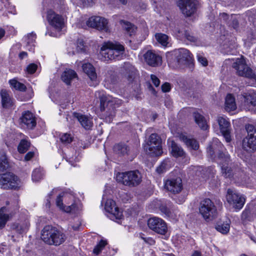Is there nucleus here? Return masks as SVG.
I'll return each mask as SVG.
<instances>
[{
  "label": "nucleus",
  "instance_id": "obj_1",
  "mask_svg": "<svg viewBox=\"0 0 256 256\" xmlns=\"http://www.w3.org/2000/svg\"><path fill=\"white\" fill-rule=\"evenodd\" d=\"M125 52L124 46L118 42H104L100 48V56L103 61L120 60Z\"/></svg>",
  "mask_w": 256,
  "mask_h": 256
},
{
  "label": "nucleus",
  "instance_id": "obj_2",
  "mask_svg": "<svg viewBox=\"0 0 256 256\" xmlns=\"http://www.w3.org/2000/svg\"><path fill=\"white\" fill-rule=\"evenodd\" d=\"M41 238L44 242L48 244L59 246L65 241L66 237L60 230L51 226H46L42 230Z\"/></svg>",
  "mask_w": 256,
  "mask_h": 256
},
{
  "label": "nucleus",
  "instance_id": "obj_3",
  "mask_svg": "<svg viewBox=\"0 0 256 256\" xmlns=\"http://www.w3.org/2000/svg\"><path fill=\"white\" fill-rule=\"evenodd\" d=\"M116 180L124 186L134 187L141 182L142 176L138 170L118 172L116 174Z\"/></svg>",
  "mask_w": 256,
  "mask_h": 256
},
{
  "label": "nucleus",
  "instance_id": "obj_4",
  "mask_svg": "<svg viewBox=\"0 0 256 256\" xmlns=\"http://www.w3.org/2000/svg\"><path fill=\"white\" fill-rule=\"evenodd\" d=\"M144 150L152 156H158L162 152L160 138L156 134H152L148 142L144 146Z\"/></svg>",
  "mask_w": 256,
  "mask_h": 256
},
{
  "label": "nucleus",
  "instance_id": "obj_5",
  "mask_svg": "<svg viewBox=\"0 0 256 256\" xmlns=\"http://www.w3.org/2000/svg\"><path fill=\"white\" fill-rule=\"evenodd\" d=\"M199 212L206 220H210L217 214L216 208L210 198H204L200 202Z\"/></svg>",
  "mask_w": 256,
  "mask_h": 256
},
{
  "label": "nucleus",
  "instance_id": "obj_6",
  "mask_svg": "<svg viewBox=\"0 0 256 256\" xmlns=\"http://www.w3.org/2000/svg\"><path fill=\"white\" fill-rule=\"evenodd\" d=\"M248 136L242 140V148L248 152L256 150V129L252 124L246 126Z\"/></svg>",
  "mask_w": 256,
  "mask_h": 256
},
{
  "label": "nucleus",
  "instance_id": "obj_7",
  "mask_svg": "<svg viewBox=\"0 0 256 256\" xmlns=\"http://www.w3.org/2000/svg\"><path fill=\"white\" fill-rule=\"evenodd\" d=\"M232 66L236 70L238 76L256 80V75L246 64L243 56L240 58H237L233 64Z\"/></svg>",
  "mask_w": 256,
  "mask_h": 256
},
{
  "label": "nucleus",
  "instance_id": "obj_8",
  "mask_svg": "<svg viewBox=\"0 0 256 256\" xmlns=\"http://www.w3.org/2000/svg\"><path fill=\"white\" fill-rule=\"evenodd\" d=\"M226 198L228 202L232 206L236 212L241 210L245 203L244 197L231 189L228 190Z\"/></svg>",
  "mask_w": 256,
  "mask_h": 256
},
{
  "label": "nucleus",
  "instance_id": "obj_9",
  "mask_svg": "<svg viewBox=\"0 0 256 256\" xmlns=\"http://www.w3.org/2000/svg\"><path fill=\"white\" fill-rule=\"evenodd\" d=\"M222 148L223 146L221 142L218 138H214L207 148L208 154L211 158H214L216 156V154H218L220 158H223L224 156V161L228 162L230 160V156L221 152Z\"/></svg>",
  "mask_w": 256,
  "mask_h": 256
},
{
  "label": "nucleus",
  "instance_id": "obj_10",
  "mask_svg": "<svg viewBox=\"0 0 256 256\" xmlns=\"http://www.w3.org/2000/svg\"><path fill=\"white\" fill-rule=\"evenodd\" d=\"M0 182L4 189H16L19 185V179L14 174L6 172L0 175Z\"/></svg>",
  "mask_w": 256,
  "mask_h": 256
},
{
  "label": "nucleus",
  "instance_id": "obj_11",
  "mask_svg": "<svg viewBox=\"0 0 256 256\" xmlns=\"http://www.w3.org/2000/svg\"><path fill=\"white\" fill-rule=\"evenodd\" d=\"M177 4L186 16H190L196 12L198 2L196 0H178Z\"/></svg>",
  "mask_w": 256,
  "mask_h": 256
},
{
  "label": "nucleus",
  "instance_id": "obj_12",
  "mask_svg": "<svg viewBox=\"0 0 256 256\" xmlns=\"http://www.w3.org/2000/svg\"><path fill=\"white\" fill-rule=\"evenodd\" d=\"M148 228L154 232L162 235L166 234L168 230L166 222L162 218L152 217L148 221Z\"/></svg>",
  "mask_w": 256,
  "mask_h": 256
},
{
  "label": "nucleus",
  "instance_id": "obj_13",
  "mask_svg": "<svg viewBox=\"0 0 256 256\" xmlns=\"http://www.w3.org/2000/svg\"><path fill=\"white\" fill-rule=\"evenodd\" d=\"M104 208L108 213V216L112 220H120L123 218L122 212L116 206L115 202L112 200H107Z\"/></svg>",
  "mask_w": 256,
  "mask_h": 256
},
{
  "label": "nucleus",
  "instance_id": "obj_14",
  "mask_svg": "<svg viewBox=\"0 0 256 256\" xmlns=\"http://www.w3.org/2000/svg\"><path fill=\"white\" fill-rule=\"evenodd\" d=\"M87 24L92 28L103 30L106 32H110L108 20L104 18L98 16H92L88 19Z\"/></svg>",
  "mask_w": 256,
  "mask_h": 256
},
{
  "label": "nucleus",
  "instance_id": "obj_15",
  "mask_svg": "<svg viewBox=\"0 0 256 256\" xmlns=\"http://www.w3.org/2000/svg\"><path fill=\"white\" fill-rule=\"evenodd\" d=\"M167 56L168 59L170 56H171L172 59H174L178 63L182 62L184 61L190 62L192 60L190 51L184 48L173 50Z\"/></svg>",
  "mask_w": 256,
  "mask_h": 256
},
{
  "label": "nucleus",
  "instance_id": "obj_16",
  "mask_svg": "<svg viewBox=\"0 0 256 256\" xmlns=\"http://www.w3.org/2000/svg\"><path fill=\"white\" fill-rule=\"evenodd\" d=\"M217 121L223 136L226 142H230L231 140V136L230 134V122L228 120L226 117L218 116Z\"/></svg>",
  "mask_w": 256,
  "mask_h": 256
},
{
  "label": "nucleus",
  "instance_id": "obj_17",
  "mask_svg": "<svg viewBox=\"0 0 256 256\" xmlns=\"http://www.w3.org/2000/svg\"><path fill=\"white\" fill-rule=\"evenodd\" d=\"M164 187L174 194L178 193L182 188V180L180 178L168 179L165 182Z\"/></svg>",
  "mask_w": 256,
  "mask_h": 256
},
{
  "label": "nucleus",
  "instance_id": "obj_18",
  "mask_svg": "<svg viewBox=\"0 0 256 256\" xmlns=\"http://www.w3.org/2000/svg\"><path fill=\"white\" fill-rule=\"evenodd\" d=\"M46 18L49 24L58 30H60L64 24V20L62 16L53 10H50L47 12Z\"/></svg>",
  "mask_w": 256,
  "mask_h": 256
},
{
  "label": "nucleus",
  "instance_id": "obj_19",
  "mask_svg": "<svg viewBox=\"0 0 256 256\" xmlns=\"http://www.w3.org/2000/svg\"><path fill=\"white\" fill-rule=\"evenodd\" d=\"M144 56L146 63L152 66H158L162 62L161 56L151 50L147 51Z\"/></svg>",
  "mask_w": 256,
  "mask_h": 256
},
{
  "label": "nucleus",
  "instance_id": "obj_20",
  "mask_svg": "<svg viewBox=\"0 0 256 256\" xmlns=\"http://www.w3.org/2000/svg\"><path fill=\"white\" fill-rule=\"evenodd\" d=\"M135 68L129 62H124L121 68L120 72L128 78L129 80L134 79L136 74Z\"/></svg>",
  "mask_w": 256,
  "mask_h": 256
},
{
  "label": "nucleus",
  "instance_id": "obj_21",
  "mask_svg": "<svg viewBox=\"0 0 256 256\" xmlns=\"http://www.w3.org/2000/svg\"><path fill=\"white\" fill-rule=\"evenodd\" d=\"M21 122L28 128L32 129L36 125V121L34 114L30 112L27 111L23 114L21 118Z\"/></svg>",
  "mask_w": 256,
  "mask_h": 256
},
{
  "label": "nucleus",
  "instance_id": "obj_22",
  "mask_svg": "<svg viewBox=\"0 0 256 256\" xmlns=\"http://www.w3.org/2000/svg\"><path fill=\"white\" fill-rule=\"evenodd\" d=\"M74 115L77 118L82 126L86 130H90L92 128L93 123L90 118L87 116L77 112H74Z\"/></svg>",
  "mask_w": 256,
  "mask_h": 256
},
{
  "label": "nucleus",
  "instance_id": "obj_23",
  "mask_svg": "<svg viewBox=\"0 0 256 256\" xmlns=\"http://www.w3.org/2000/svg\"><path fill=\"white\" fill-rule=\"evenodd\" d=\"M256 218V208L246 207L241 214V220L244 222H252Z\"/></svg>",
  "mask_w": 256,
  "mask_h": 256
},
{
  "label": "nucleus",
  "instance_id": "obj_24",
  "mask_svg": "<svg viewBox=\"0 0 256 256\" xmlns=\"http://www.w3.org/2000/svg\"><path fill=\"white\" fill-rule=\"evenodd\" d=\"M94 96L96 98L100 100V111H104L108 104L111 101L110 96H106L104 91L100 90L96 91Z\"/></svg>",
  "mask_w": 256,
  "mask_h": 256
},
{
  "label": "nucleus",
  "instance_id": "obj_25",
  "mask_svg": "<svg viewBox=\"0 0 256 256\" xmlns=\"http://www.w3.org/2000/svg\"><path fill=\"white\" fill-rule=\"evenodd\" d=\"M2 104L4 108H10L14 105V100L8 92L5 90H2L0 92Z\"/></svg>",
  "mask_w": 256,
  "mask_h": 256
},
{
  "label": "nucleus",
  "instance_id": "obj_26",
  "mask_svg": "<svg viewBox=\"0 0 256 256\" xmlns=\"http://www.w3.org/2000/svg\"><path fill=\"white\" fill-rule=\"evenodd\" d=\"M179 138L180 140L183 142L189 148L194 150L198 149L199 144L195 139L189 138L182 134H180Z\"/></svg>",
  "mask_w": 256,
  "mask_h": 256
},
{
  "label": "nucleus",
  "instance_id": "obj_27",
  "mask_svg": "<svg viewBox=\"0 0 256 256\" xmlns=\"http://www.w3.org/2000/svg\"><path fill=\"white\" fill-rule=\"evenodd\" d=\"M241 98L244 102L245 105L250 104L252 106H256V92L250 90L248 93H244L242 95Z\"/></svg>",
  "mask_w": 256,
  "mask_h": 256
},
{
  "label": "nucleus",
  "instance_id": "obj_28",
  "mask_svg": "<svg viewBox=\"0 0 256 256\" xmlns=\"http://www.w3.org/2000/svg\"><path fill=\"white\" fill-rule=\"evenodd\" d=\"M82 70L92 80H96L97 76L95 68L90 63L84 64L82 66Z\"/></svg>",
  "mask_w": 256,
  "mask_h": 256
},
{
  "label": "nucleus",
  "instance_id": "obj_29",
  "mask_svg": "<svg viewBox=\"0 0 256 256\" xmlns=\"http://www.w3.org/2000/svg\"><path fill=\"white\" fill-rule=\"evenodd\" d=\"M168 142L171 147V153L174 157L182 156L184 152L182 148L179 146L174 140H168Z\"/></svg>",
  "mask_w": 256,
  "mask_h": 256
},
{
  "label": "nucleus",
  "instance_id": "obj_30",
  "mask_svg": "<svg viewBox=\"0 0 256 256\" xmlns=\"http://www.w3.org/2000/svg\"><path fill=\"white\" fill-rule=\"evenodd\" d=\"M154 204V206H152V208H154L159 207V208L162 212L166 214L168 216H170L172 214V211L173 209L170 206V204H168L167 205H160V202L158 200L153 202L152 204Z\"/></svg>",
  "mask_w": 256,
  "mask_h": 256
},
{
  "label": "nucleus",
  "instance_id": "obj_31",
  "mask_svg": "<svg viewBox=\"0 0 256 256\" xmlns=\"http://www.w3.org/2000/svg\"><path fill=\"white\" fill-rule=\"evenodd\" d=\"M76 76L77 74L74 70L71 69H66L62 75V80L66 84H70L71 81Z\"/></svg>",
  "mask_w": 256,
  "mask_h": 256
},
{
  "label": "nucleus",
  "instance_id": "obj_32",
  "mask_svg": "<svg viewBox=\"0 0 256 256\" xmlns=\"http://www.w3.org/2000/svg\"><path fill=\"white\" fill-rule=\"evenodd\" d=\"M193 116L196 122L202 130H206L208 128V126L204 116L197 112H194Z\"/></svg>",
  "mask_w": 256,
  "mask_h": 256
},
{
  "label": "nucleus",
  "instance_id": "obj_33",
  "mask_svg": "<svg viewBox=\"0 0 256 256\" xmlns=\"http://www.w3.org/2000/svg\"><path fill=\"white\" fill-rule=\"evenodd\" d=\"M236 108L235 99L231 94H228L226 98L225 109L226 111L234 110Z\"/></svg>",
  "mask_w": 256,
  "mask_h": 256
},
{
  "label": "nucleus",
  "instance_id": "obj_34",
  "mask_svg": "<svg viewBox=\"0 0 256 256\" xmlns=\"http://www.w3.org/2000/svg\"><path fill=\"white\" fill-rule=\"evenodd\" d=\"M44 172L42 168H35L32 172V179L34 182H38L43 179Z\"/></svg>",
  "mask_w": 256,
  "mask_h": 256
},
{
  "label": "nucleus",
  "instance_id": "obj_35",
  "mask_svg": "<svg viewBox=\"0 0 256 256\" xmlns=\"http://www.w3.org/2000/svg\"><path fill=\"white\" fill-rule=\"evenodd\" d=\"M82 206V203L78 200L70 206H66L64 212H66L76 214L81 210Z\"/></svg>",
  "mask_w": 256,
  "mask_h": 256
},
{
  "label": "nucleus",
  "instance_id": "obj_36",
  "mask_svg": "<svg viewBox=\"0 0 256 256\" xmlns=\"http://www.w3.org/2000/svg\"><path fill=\"white\" fill-rule=\"evenodd\" d=\"M66 160L72 166H76L74 163L80 160L78 154L76 152L74 151L68 152L66 154Z\"/></svg>",
  "mask_w": 256,
  "mask_h": 256
},
{
  "label": "nucleus",
  "instance_id": "obj_37",
  "mask_svg": "<svg viewBox=\"0 0 256 256\" xmlns=\"http://www.w3.org/2000/svg\"><path fill=\"white\" fill-rule=\"evenodd\" d=\"M36 38V34L34 32H31L25 36L24 40L27 44L26 46L28 47L29 46H30V48H28L30 50L32 51L34 50L33 47L34 46V43L35 42Z\"/></svg>",
  "mask_w": 256,
  "mask_h": 256
},
{
  "label": "nucleus",
  "instance_id": "obj_38",
  "mask_svg": "<svg viewBox=\"0 0 256 256\" xmlns=\"http://www.w3.org/2000/svg\"><path fill=\"white\" fill-rule=\"evenodd\" d=\"M114 152L118 154L124 156L130 152L129 148L124 144H118L114 147Z\"/></svg>",
  "mask_w": 256,
  "mask_h": 256
},
{
  "label": "nucleus",
  "instance_id": "obj_39",
  "mask_svg": "<svg viewBox=\"0 0 256 256\" xmlns=\"http://www.w3.org/2000/svg\"><path fill=\"white\" fill-rule=\"evenodd\" d=\"M6 208L4 206L0 209V228H4L8 219V215L5 213Z\"/></svg>",
  "mask_w": 256,
  "mask_h": 256
},
{
  "label": "nucleus",
  "instance_id": "obj_40",
  "mask_svg": "<svg viewBox=\"0 0 256 256\" xmlns=\"http://www.w3.org/2000/svg\"><path fill=\"white\" fill-rule=\"evenodd\" d=\"M230 224L227 222H226L218 224L216 226V230L223 234H227L230 230Z\"/></svg>",
  "mask_w": 256,
  "mask_h": 256
},
{
  "label": "nucleus",
  "instance_id": "obj_41",
  "mask_svg": "<svg viewBox=\"0 0 256 256\" xmlns=\"http://www.w3.org/2000/svg\"><path fill=\"white\" fill-rule=\"evenodd\" d=\"M9 83L10 86L16 90L21 92H24L26 90V86L15 79L10 80L9 81Z\"/></svg>",
  "mask_w": 256,
  "mask_h": 256
},
{
  "label": "nucleus",
  "instance_id": "obj_42",
  "mask_svg": "<svg viewBox=\"0 0 256 256\" xmlns=\"http://www.w3.org/2000/svg\"><path fill=\"white\" fill-rule=\"evenodd\" d=\"M120 24L130 35H132L135 32L136 28L132 23L124 20H121Z\"/></svg>",
  "mask_w": 256,
  "mask_h": 256
},
{
  "label": "nucleus",
  "instance_id": "obj_43",
  "mask_svg": "<svg viewBox=\"0 0 256 256\" xmlns=\"http://www.w3.org/2000/svg\"><path fill=\"white\" fill-rule=\"evenodd\" d=\"M155 36L158 42L162 46H167L168 44V36L162 34H156Z\"/></svg>",
  "mask_w": 256,
  "mask_h": 256
},
{
  "label": "nucleus",
  "instance_id": "obj_44",
  "mask_svg": "<svg viewBox=\"0 0 256 256\" xmlns=\"http://www.w3.org/2000/svg\"><path fill=\"white\" fill-rule=\"evenodd\" d=\"M13 229L15 230L17 232L20 234L26 232L28 228L27 223H23L22 224H14L12 226Z\"/></svg>",
  "mask_w": 256,
  "mask_h": 256
},
{
  "label": "nucleus",
  "instance_id": "obj_45",
  "mask_svg": "<svg viewBox=\"0 0 256 256\" xmlns=\"http://www.w3.org/2000/svg\"><path fill=\"white\" fill-rule=\"evenodd\" d=\"M30 144L28 141L24 140H22L18 146V152L22 154L26 152L28 150Z\"/></svg>",
  "mask_w": 256,
  "mask_h": 256
},
{
  "label": "nucleus",
  "instance_id": "obj_46",
  "mask_svg": "<svg viewBox=\"0 0 256 256\" xmlns=\"http://www.w3.org/2000/svg\"><path fill=\"white\" fill-rule=\"evenodd\" d=\"M9 167L8 158L5 154L2 156L0 158V171L3 172Z\"/></svg>",
  "mask_w": 256,
  "mask_h": 256
},
{
  "label": "nucleus",
  "instance_id": "obj_47",
  "mask_svg": "<svg viewBox=\"0 0 256 256\" xmlns=\"http://www.w3.org/2000/svg\"><path fill=\"white\" fill-rule=\"evenodd\" d=\"M60 140L64 144H68L72 140V138L71 135L68 133L62 134L60 136Z\"/></svg>",
  "mask_w": 256,
  "mask_h": 256
},
{
  "label": "nucleus",
  "instance_id": "obj_48",
  "mask_svg": "<svg viewBox=\"0 0 256 256\" xmlns=\"http://www.w3.org/2000/svg\"><path fill=\"white\" fill-rule=\"evenodd\" d=\"M86 50V47L84 44V41L82 40H78L76 52L77 53H85Z\"/></svg>",
  "mask_w": 256,
  "mask_h": 256
},
{
  "label": "nucleus",
  "instance_id": "obj_49",
  "mask_svg": "<svg viewBox=\"0 0 256 256\" xmlns=\"http://www.w3.org/2000/svg\"><path fill=\"white\" fill-rule=\"evenodd\" d=\"M107 244V242L106 240H102L100 242L94 247L93 252L94 253L98 254Z\"/></svg>",
  "mask_w": 256,
  "mask_h": 256
},
{
  "label": "nucleus",
  "instance_id": "obj_50",
  "mask_svg": "<svg viewBox=\"0 0 256 256\" xmlns=\"http://www.w3.org/2000/svg\"><path fill=\"white\" fill-rule=\"evenodd\" d=\"M222 173L226 178H231L232 176V170L230 168L226 166L224 164H222Z\"/></svg>",
  "mask_w": 256,
  "mask_h": 256
},
{
  "label": "nucleus",
  "instance_id": "obj_51",
  "mask_svg": "<svg viewBox=\"0 0 256 256\" xmlns=\"http://www.w3.org/2000/svg\"><path fill=\"white\" fill-rule=\"evenodd\" d=\"M168 160H165L156 168V172L158 174H162L166 171L168 168Z\"/></svg>",
  "mask_w": 256,
  "mask_h": 256
},
{
  "label": "nucleus",
  "instance_id": "obj_52",
  "mask_svg": "<svg viewBox=\"0 0 256 256\" xmlns=\"http://www.w3.org/2000/svg\"><path fill=\"white\" fill-rule=\"evenodd\" d=\"M224 49L225 50L224 52L228 54H234L236 52V50L235 48L234 45L228 46L227 44H224L223 46Z\"/></svg>",
  "mask_w": 256,
  "mask_h": 256
},
{
  "label": "nucleus",
  "instance_id": "obj_53",
  "mask_svg": "<svg viewBox=\"0 0 256 256\" xmlns=\"http://www.w3.org/2000/svg\"><path fill=\"white\" fill-rule=\"evenodd\" d=\"M184 36L186 38L187 40L191 42H194L196 40L197 38L194 34L190 30H186L184 31Z\"/></svg>",
  "mask_w": 256,
  "mask_h": 256
},
{
  "label": "nucleus",
  "instance_id": "obj_54",
  "mask_svg": "<svg viewBox=\"0 0 256 256\" xmlns=\"http://www.w3.org/2000/svg\"><path fill=\"white\" fill-rule=\"evenodd\" d=\"M197 59L198 62L204 66H206L208 65V62L206 58L204 57L202 54H197Z\"/></svg>",
  "mask_w": 256,
  "mask_h": 256
},
{
  "label": "nucleus",
  "instance_id": "obj_55",
  "mask_svg": "<svg viewBox=\"0 0 256 256\" xmlns=\"http://www.w3.org/2000/svg\"><path fill=\"white\" fill-rule=\"evenodd\" d=\"M56 206L62 210L64 212V210H66V206H64L62 203V196L59 195L56 200Z\"/></svg>",
  "mask_w": 256,
  "mask_h": 256
},
{
  "label": "nucleus",
  "instance_id": "obj_56",
  "mask_svg": "<svg viewBox=\"0 0 256 256\" xmlns=\"http://www.w3.org/2000/svg\"><path fill=\"white\" fill-rule=\"evenodd\" d=\"M38 66L34 64H30L26 68V71L30 74H32L36 71Z\"/></svg>",
  "mask_w": 256,
  "mask_h": 256
},
{
  "label": "nucleus",
  "instance_id": "obj_57",
  "mask_svg": "<svg viewBox=\"0 0 256 256\" xmlns=\"http://www.w3.org/2000/svg\"><path fill=\"white\" fill-rule=\"evenodd\" d=\"M104 81L108 84H114L115 82V77L114 76H112L110 75V74H108V75L106 76Z\"/></svg>",
  "mask_w": 256,
  "mask_h": 256
},
{
  "label": "nucleus",
  "instance_id": "obj_58",
  "mask_svg": "<svg viewBox=\"0 0 256 256\" xmlns=\"http://www.w3.org/2000/svg\"><path fill=\"white\" fill-rule=\"evenodd\" d=\"M186 30H184L182 27H180L178 26L174 28V32L178 34V36H184V31Z\"/></svg>",
  "mask_w": 256,
  "mask_h": 256
},
{
  "label": "nucleus",
  "instance_id": "obj_59",
  "mask_svg": "<svg viewBox=\"0 0 256 256\" xmlns=\"http://www.w3.org/2000/svg\"><path fill=\"white\" fill-rule=\"evenodd\" d=\"M150 77L153 84L156 87L158 86L160 84V80H159V79L154 74H152Z\"/></svg>",
  "mask_w": 256,
  "mask_h": 256
},
{
  "label": "nucleus",
  "instance_id": "obj_60",
  "mask_svg": "<svg viewBox=\"0 0 256 256\" xmlns=\"http://www.w3.org/2000/svg\"><path fill=\"white\" fill-rule=\"evenodd\" d=\"M170 89V85L168 82H165L162 86V91L164 92H168Z\"/></svg>",
  "mask_w": 256,
  "mask_h": 256
},
{
  "label": "nucleus",
  "instance_id": "obj_61",
  "mask_svg": "<svg viewBox=\"0 0 256 256\" xmlns=\"http://www.w3.org/2000/svg\"><path fill=\"white\" fill-rule=\"evenodd\" d=\"M34 153L33 152H28L24 156V160L26 161H28L31 160L32 158L34 157Z\"/></svg>",
  "mask_w": 256,
  "mask_h": 256
},
{
  "label": "nucleus",
  "instance_id": "obj_62",
  "mask_svg": "<svg viewBox=\"0 0 256 256\" xmlns=\"http://www.w3.org/2000/svg\"><path fill=\"white\" fill-rule=\"evenodd\" d=\"M27 52H21L19 54V58H20V59H23L24 58L26 57L27 56Z\"/></svg>",
  "mask_w": 256,
  "mask_h": 256
},
{
  "label": "nucleus",
  "instance_id": "obj_63",
  "mask_svg": "<svg viewBox=\"0 0 256 256\" xmlns=\"http://www.w3.org/2000/svg\"><path fill=\"white\" fill-rule=\"evenodd\" d=\"M80 222L79 221H78V223L76 225H74L72 226V228L74 230H76L79 229L80 227Z\"/></svg>",
  "mask_w": 256,
  "mask_h": 256
},
{
  "label": "nucleus",
  "instance_id": "obj_64",
  "mask_svg": "<svg viewBox=\"0 0 256 256\" xmlns=\"http://www.w3.org/2000/svg\"><path fill=\"white\" fill-rule=\"evenodd\" d=\"M238 26V22L236 20H232V26L234 29H236Z\"/></svg>",
  "mask_w": 256,
  "mask_h": 256
}]
</instances>
